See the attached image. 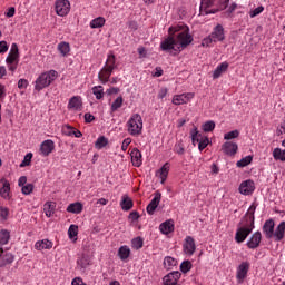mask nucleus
<instances>
[{
	"instance_id": "f257e3e1",
	"label": "nucleus",
	"mask_w": 285,
	"mask_h": 285,
	"mask_svg": "<svg viewBox=\"0 0 285 285\" xmlns=\"http://www.w3.org/2000/svg\"><path fill=\"white\" fill-rule=\"evenodd\" d=\"M168 32L169 37L160 42V48L164 51L181 52V50L193 43V35H190L188 26L177 24L170 27Z\"/></svg>"
},
{
	"instance_id": "f03ea898",
	"label": "nucleus",
	"mask_w": 285,
	"mask_h": 285,
	"mask_svg": "<svg viewBox=\"0 0 285 285\" xmlns=\"http://www.w3.org/2000/svg\"><path fill=\"white\" fill-rule=\"evenodd\" d=\"M255 210H257V207L255 205H250L246 214L249 219V224L244 225L237 229L235 236L237 244L246 242V237H248V235L255 230Z\"/></svg>"
},
{
	"instance_id": "7ed1b4c3",
	"label": "nucleus",
	"mask_w": 285,
	"mask_h": 285,
	"mask_svg": "<svg viewBox=\"0 0 285 285\" xmlns=\"http://www.w3.org/2000/svg\"><path fill=\"white\" fill-rule=\"evenodd\" d=\"M128 135L139 137L144 132V118L139 114H132L126 124Z\"/></svg>"
},
{
	"instance_id": "20e7f679",
	"label": "nucleus",
	"mask_w": 285,
	"mask_h": 285,
	"mask_svg": "<svg viewBox=\"0 0 285 285\" xmlns=\"http://www.w3.org/2000/svg\"><path fill=\"white\" fill-rule=\"evenodd\" d=\"M57 77H59V73L56 70L41 73L35 81V90L41 92L43 88H48L52 81H56Z\"/></svg>"
},
{
	"instance_id": "39448f33",
	"label": "nucleus",
	"mask_w": 285,
	"mask_h": 285,
	"mask_svg": "<svg viewBox=\"0 0 285 285\" xmlns=\"http://www.w3.org/2000/svg\"><path fill=\"white\" fill-rule=\"evenodd\" d=\"M116 60L114 55H109L107 57L106 65L98 73V79L101 81V83H108L110 81V76L112 75V70H115Z\"/></svg>"
},
{
	"instance_id": "423d86ee",
	"label": "nucleus",
	"mask_w": 285,
	"mask_h": 285,
	"mask_svg": "<svg viewBox=\"0 0 285 285\" xmlns=\"http://www.w3.org/2000/svg\"><path fill=\"white\" fill-rule=\"evenodd\" d=\"M195 250H197L195 238H193V236H186L183 242V253L187 255V257H193L195 255Z\"/></svg>"
},
{
	"instance_id": "0eeeda50",
	"label": "nucleus",
	"mask_w": 285,
	"mask_h": 285,
	"mask_svg": "<svg viewBox=\"0 0 285 285\" xmlns=\"http://www.w3.org/2000/svg\"><path fill=\"white\" fill-rule=\"evenodd\" d=\"M193 99H195V92H185L180 95H175L171 102L174 104V106H184L186 104H190Z\"/></svg>"
},
{
	"instance_id": "6e6552de",
	"label": "nucleus",
	"mask_w": 285,
	"mask_h": 285,
	"mask_svg": "<svg viewBox=\"0 0 285 285\" xmlns=\"http://www.w3.org/2000/svg\"><path fill=\"white\" fill-rule=\"evenodd\" d=\"M55 10L58 17H68L70 13V1L57 0L55 3Z\"/></svg>"
},
{
	"instance_id": "1a4fd4ad",
	"label": "nucleus",
	"mask_w": 285,
	"mask_h": 285,
	"mask_svg": "<svg viewBox=\"0 0 285 285\" xmlns=\"http://www.w3.org/2000/svg\"><path fill=\"white\" fill-rule=\"evenodd\" d=\"M240 195H253L255 193V181L252 179H247L245 181H242L238 188Z\"/></svg>"
},
{
	"instance_id": "9d476101",
	"label": "nucleus",
	"mask_w": 285,
	"mask_h": 285,
	"mask_svg": "<svg viewBox=\"0 0 285 285\" xmlns=\"http://www.w3.org/2000/svg\"><path fill=\"white\" fill-rule=\"evenodd\" d=\"M249 268H250V263H248V262H243L237 267L236 279L239 282V284H242V282H244V279H246Z\"/></svg>"
},
{
	"instance_id": "9b49d317",
	"label": "nucleus",
	"mask_w": 285,
	"mask_h": 285,
	"mask_svg": "<svg viewBox=\"0 0 285 285\" xmlns=\"http://www.w3.org/2000/svg\"><path fill=\"white\" fill-rule=\"evenodd\" d=\"M222 150L224 155H228V157H235L237 155V150H239V146L236 142L226 141L222 146Z\"/></svg>"
},
{
	"instance_id": "f8f14e48",
	"label": "nucleus",
	"mask_w": 285,
	"mask_h": 285,
	"mask_svg": "<svg viewBox=\"0 0 285 285\" xmlns=\"http://www.w3.org/2000/svg\"><path fill=\"white\" fill-rule=\"evenodd\" d=\"M6 63H19V47L17 43L11 45V49L6 58Z\"/></svg>"
},
{
	"instance_id": "ddd939ff",
	"label": "nucleus",
	"mask_w": 285,
	"mask_h": 285,
	"mask_svg": "<svg viewBox=\"0 0 285 285\" xmlns=\"http://www.w3.org/2000/svg\"><path fill=\"white\" fill-rule=\"evenodd\" d=\"M52 150H55V141L47 139L40 145V155L42 157H48Z\"/></svg>"
},
{
	"instance_id": "4468645a",
	"label": "nucleus",
	"mask_w": 285,
	"mask_h": 285,
	"mask_svg": "<svg viewBox=\"0 0 285 285\" xmlns=\"http://www.w3.org/2000/svg\"><path fill=\"white\" fill-rule=\"evenodd\" d=\"M209 36H212L214 43L224 41V39H226V36L224 35V27L222 24H217Z\"/></svg>"
},
{
	"instance_id": "2eb2a0df",
	"label": "nucleus",
	"mask_w": 285,
	"mask_h": 285,
	"mask_svg": "<svg viewBox=\"0 0 285 285\" xmlns=\"http://www.w3.org/2000/svg\"><path fill=\"white\" fill-rule=\"evenodd\" d=\"M0 183L2 184V187L0 188V197H2V199H6L7 202H10V199L12 198V196L10 195V181H8V179L6 178H2Z\"/></svg>"
},
{
	"instance_id": "dca6fc26",
	"label": "nucleus",
	"mask_w": 285,
	"mask_h": 285,
	"mask_svg": "<svg viewBox=\"0 0 285 285\" xmlns=\"http://www.w3.org/2000/svg\"><path fill=\"white\" fill-rule=\"evenodd\" d=\"M216 0H202L200 2V12L205 14H215L217 12L216 9H213Z\"/></svg>"
},
{
	"instance_id": "f3484780",
	"label": "nucleus",
	"mask_w": 285,
	"mask_h": 285,
	"mask_svg": "<svg viewBox=\"0 0 285 285\" xmlns=\"http://www.w3.org/2000/svg\"><path fill=\"white\" fill-rule=\"evenodd\" d=\"M259 244H262V233L256 232L247 240V247L255 250V248H259Z\"/></svg>"
},
{
	"instance_id": "a211bd4d",
	"label": "nucleus",
	"mask_w": 285,
	"mask_h": 285,
	"mask_svg": "<svg viewBox=\"0 0 285 285\" xmlns=\"http://www.w3.org/2000/svg\"><path fill=\"white\" fill-rule=\"evenodd\" d=\"M83 106V102L81 100V96H73L69 99L68 102V109L75 110L76 112H79Z\"/></svg>"
},
{
	"instance_id": "6ab92c4d",
	"label": "nucleus",
	"mask_w": 285,
	"mask_h": 285,
	"mask_svg": "<svg viewBox=\"0 0 285 285\" xmlns=\"http://www.w3.org/2000/svg\"><path fill=\"white\" fill-rule=\"evenodd\" d=\"M263 233L266 237V239H272L274 233H275V220L268 219L265 222L263 226Z\"/></svg>"
},
{
	"instance_id": "aec40b11",
	"label": "nucleus",
	"mask_w": 285,
	"mask_h": 285,
	"mask_svg": "<svg viewBox=\"0 0 285 285\" xmlns=\"http://www.w3.org/2000/svg\"><path fill=\"white\" fill-rule=\"evenodd\" d=\"M180 277H181V273L171 272L163 278V282L165 285H177V282H179Z\"/></svg>"
},
{
	"instance_id": "412c9836",
	"label": "nucleus",
	"mask_w": 285,
	"mask_h": 285,
	"mask_svg": "<svg viewBox=\"0 0 285 285\" xmlns=\"http://www.w3.org/2000/svg\"><path fill=\"white\" fill-rule=\"evenodd\" d=\"M159 202H161V194L156 193L154 198L150 200V203L147 206L148 215H153L155 210H157V206H159Z\"/></svg>"
},
{
	"instance_id": "4be33fe9",
	"label": "nucleus",
	"mask_w": 285,
	"mask_h": 285,
	"mask_svg": "<svg viewBox=\"0 0 285 285\" xmlns=\"http://www.w3.org/2000/svg\"><path fill=\"white\" fill-rule=\"evenodd\" d=\"M159 230L163 235H170L175 230V222L173 219L166 220L160 224Z\"/></svg>"
},
{
	"instance_id": "5701e85b",
	"label": "nucleus",
	"mask_w": 285,
	"mask_h": 285,
	"mask_svg": "<svg viewBox=\"0 0 285 285\" xmlns=\"http://www.w3.org/2000/svg\"><path fill=\"white\" fill-rule=\"evenodd\" d=\"M130 158L132 166H135L136 168H139V166H141V164L144 163V160L141 159V151H139V149L137 148H134L131 150Z\"/></svg>"
},
{
	"instance_id": "b1692460",
	"label": "nucleus",
	"mask_w": 285,
	"mask_h": 285,
	"mask_svg": "<svg viewBox=\"0 0 285 285\" xmlns=\"http://www.w3.org/2000/svg\"><path fill=\"white\" fill-rule=\"evenodd\" d=\"M168 173H170V165L166 163L157 173L156 177L160 178V184H166V179H168Z\"/></svg>"
},
{
	"instance_id": "393cba45",
	"label": "nucleus",
	"mask_w": 285,
	"mask_h": 285,
	"mask_svg": "<svg viewBox=\"0 0 285 285\" xmlns=\"http://www.w3.org/2000/svg\"><path fill=\"white\" fill-rule=\"evenodd\" d=\"M52 246H53V243L52 240H49V239L37 240L35 243L36 250H50Z\"/></svg>"
},
{
	"instance_id": "a878e982",
	"label": "nucleus",
	"mask_w": 285,
	"mask_h": 285,
	"mask_svg": "<svg viewBox=\"0 0 285 285\" xmlns=\"http://www.w3.org/2000/svg\"><path fill=\"white\" fill-rule=\"evenodd\" d=\"M228 66L229 65L227 61H224L220 65H218L213 72V79H219V77H222V75H224L226 70H228Z\"/></svg>"
},
{
	"instance_id": "bb28decb",
	"label": "nucleus",
	"mask_w": 285,
	"mask_h": 285,
	"mask_svg": "<svg viewBox=\"0 0 285 285\" xmlns=\"http://www.w3.org/2000/svg\"><path fill=\"white\" fill-rule=\"evenodd\" d=\"M284 235H285V222L283 220L276 227L273 234V237H275L276 242H282V239H284Z\"/></svg>"
},
{
	"instance_id": "cd10ccee",
	"label": "nucleus",
	"mask_w": 285,
	"mask_h": 285,
	"mask_svg": "<svg viewBox=\"0 0 285 285\" xmlns=\"http://www.w3.org/2000/svg\"><path fill=\"white\" fill-rule=\"evenodd\" d=\"M57 208V203L55 202H47L43 205V210L46 217H52L55 215V209Z\"/></svg>"
},
{
	"instance_id": "c85d7f7f",
	"label": "nucleus",
	"mask_w": 285,
	"mask_h": 285,
	"mask_svg": "<svg viewBox=\"0 0 285 285\" xmlns=\"http://www.w3.org/2000/svg\"><path fill=\"white\" fill-rule=\"evenodd\" d=\"M57 50L60 52L61 57H68V55H70V43L61 41L58 43Z\"/></svg>"
},
{
	"instance_id": "c756f323",
	"label": "nucleus",
	"mask_w": 285,
	"mask_h": 285,
	"mask_svg": "<svg viewBox=\"0 0 285 285\" xmlns=\"http://www.w3.org/2000/svg\"><path fill=\"white\" fill-rule=\"evenodd\" d=\"M118 257L122 262H126V259H128V257H130V247H128V245L120 246L118 249Z\"/></svg>"
},
{
	"instance_id": "7c9ffc66",
	"label": "nucleus",
	"mask_w": 285,
	"mask_h": 285,
	"mask_svg": "<svg viewBox=\"0 0 285 285\" xmlns=\"http://www.w3.org/2000/svg\"><path fill=\"white\" fill-rule=\"evenodd\" d=\"M14 262V255L11 253L1 254L0 256V267L8 266V264H12Z\"/></svg>"
},
{
	"instance_id": "2f4dec72",
	"label": "nucleus",
	"mask_w": 285,
	"mask_h": 285,
	"mask_svg": "<svg viewBox=\"0 0 285 285\" xmlns=\"http://www.w3.org/2000/svg\"><path fill=\"white\" fill-rule=\"evenodd\" d=\"M83 210V205L81 203H71L67 207V213H72L73 215H79Z\"/></svg>"
},
{
	"instance_id": "473e14b6",
	"label": "nucleus",
	"mask_w": 285,
	"mask_h": 285,
	"mask_svg": "<svg viewBox=\"0 0 285 285\" xmlns=\"http://www.w3.org/2000/svg\"><path fill=\"white\" fill-rule=\"evenodd\" d=\"M204 136L199 132V130L197 129V127H194L190 130V138H191V144L193 146H197V144H199V140L203 138Z\"/></svg>"
},
{
	"instance_id": "72a5a7b5",
	"label": "nucleus",
	"mask_w": 285,
	"mask_h": 285,
	"mask_svg": "<svg viewBox=\"0 0 285 285\" xmlns=\"http://www.w3.org/2000/svg\"><path fill=\"white\" fill-rule=\"evenodd\" d=\"M164 268L167 271H173L175 266H177V259L173 258L171 256H166L164 258Z\"/></svg>"
},
{
	"instance_id": "f704fd0d",
	"label": "nucleus",
	"mask_w": 285,
	"mask_h": 285,
	"mask_svg": "<svg viewBox=\"0 0 285 285\" xmlns=\"http://www.w3.org/2000/svg\"><path fill=\"white\" fill-rule=\"evenodd\" d=\"M89 26L91 29L104 28V26H106V18L98 17V18L91 20Z\"/></svg>"
},
{
	"instance_id": "c9c22d12",
	"label": "nucleus",
	"mask_w": 285,
	"mask_h": 285,
	"mask_svg": "<svg viewBox=\"0 0 285 285\" xmlns=\"http://www.w3.org/2000/svg\"><path fill=\"white\" fill-rule=\"evenodd\" d=\"M273 157L275 161H285V149L275 148L273 150Z\"/></svg>"
},
{
	"instance_id": "e433bc0d",
	"label": "nucleus",
	"mask_w": 285,
	"mask_h": 285,
	"mask_svg": "<svg viewBox=\"0 0 285 285\" xmlns=\"http://www.w3.org/2000/svg\"><path fill=\"white\" fill-rule=\"evenodd\" d=\"M77 235H79V226L70 225L68 229L69 239H73V242H77Z\"/></svg>"
},
{
	"instance_id": "4c0bfd02",
	"label": "nucleus",
	"mask_w": 285,
	"mask_h": 285,
	"mask_svg": "<svg viewBox=\"0 0 285 285\" xmlns=\"http://www.w3.org/2000/svg\"><path fill=\"white\" fill-rule=\"evenodd\" d=\"M107 144L108 138H106V136H100L97 138L95 142V148H97V150H101L102 148H106Z\"/></svg>"
},
{
	"instance_id": "58836bf2",
	"label": "nucleus",
	"mask_w": 285,
	"mask_h": 285,
	"mask_svg": "<svg viewBox=\"0 0 285 285\" xmlns=\"http://www.w3.org/2000/svg\"><path fill=\"white\" fill-rule=\"evenodd\" d=\"M249 164H253V156L242 158L236 163V166L237 168H246V166H249Z\"/></svg>"
},
{
	"instance_id": "ea45409f",
	"label": "nucleus",
	"mask_w": 285,
	"mask_h": 285,
	"mask_svg": "<svg viewBox=\"0 0 285 285\" xmlns=\"http://www.w3.org/2000/svg\"><path fill=\"white\" fill-rule=\"evenodd\" d=\"M120 206L124 210H130L132 208V199L128 196H122V200L120 202Z\"/></svg>"
},
{
	"instance_id": "a19ab883",
	"label": "nucleus",
	"mask_w": 285,
	"mask_h": 285,
	"mask_svg": "<svg viewBox=\"0 0 285 285\" xmlns=\"http://www.w3.org/2000/svg\"><path fill=\"white\" fill-rule=\"evenodd\" d=\"M10 242V232L7 229H1L0 230V245L6 246Z\"/></svg>"
},
{
	"instance_id": "79ce46f5",
	"label": "nucleus",
	"mask_w": 285,
	"mask_h": 285,
	"mask_svg": "<svg viewBox=\"0 0 285 285\" xmlns=\"http://www.w3.org/2000/svg\"><path fill=\"white\" fill-rule=\"evenodd\" d=\"M131 248H134L135 250L144 248V239H141V237L134 238L131 240Z\"/></svg>"
},
{
	"instance_id": "37998d69",
	"label": "nucleus",
	"mask_w": 285,
	"mask_h": 285,
	"mask_svg": "<svg viewBox=\"0 0 285 285\" xmlns=\"http://www.w3.org/2000/svg\"><path fill=\"white\" fill-rule=\"evenodd\" d=\"M204 132H213L215 130V121L209 120L202 126Z\"/></svg>"
},
{
	"instance_id": "c03bdc74",
	"label": "nucleus",
	"mask_w": 285,
	"mask_h": 285,
	"mask_svg": "<svg viewBox=\"0 0 285 285\" xmlns=\"http://www.w3.org/2000/svg\"><path fill=\"white\" fill-rule=\"evenodd\" d=\"M124 106V98L118 97L112 104H111V112H116V110H119Z\"/></svg>"
},
{
	"instance_id": "a18cd8bd",
	"label": "nucleus",
	"mask_w": 285,
	"mask_h": 285,
	"mask_svg": "<svg viewBox=\"0 0 285 285\" xmlns=\"http://www.w3.org/2000/svg\"><path fill=\"white\" fill-rule=\"evenodd\" d=\"M10 215V209L8 207L0 206V219L2 222H8Z\"/></svg>"
},
{
	"instance_id": "49530a36",
	"label": "nucleus",
	"mask_w": 285,
	"mask_h": 285,
	"mask_svg": "<svg viewBox=\"0 0 285 285\" xmlns=\"http://www.w3.org/2000/svg\"><path fill=\"white\" fill-rule=\"evenodd\" d=\"M92 92H94L96 99H104V87L102 86L94 87Z\"/></svg>"
},
{
	"instance_id": "de8ad7c7",
	"label": "nucleus",
	"mask_w": 285,
	"mask_h": 285,
	"mask_svg": "<svg viewBox=\"0 0 285 285\" xmlns=\"http://www.w3.org/2000/svg\"><path fill=\"white\" fill-rule=\"evenodd\" d=\"M239 137V130L235 129L224 135V139L226 141H230V139H237Z\"/></svg>"
},
{
	"instance_id": "09e8293b",
	"label": "nucleus",
	"mask_w": 285,
	"mask_h": 285,
	"mask_svg": "<svg viewBox=\"0 0 285 285\" xmlns=\"http://www.w3.org/2000/svg\"><path fill=\"white\" fill-rule=\"evenodd\" d=\"M210 144V140L208 139V137L204 136L199 142H198V150H205V148L208 147V145Z\"/></svg>"
},
{
	"instance_id": "8fccbe9b",
	"label": "nucleus",
	"mask_w": 285,
	"mask_h": 285,
	"mask_svg": "<svg viewBox=\"0 0 285 285\" xmlns=\"http://www.w3.org/2000/svg\"><path fill=\"white\" fill-rule=\"evenodd\" d=\"M32 190H35V185L27 184L21 187L22 195H31Z\"/></svg>"
},
{
	"instance_id": "3c124183",
	"label": "nucleus",
	"mask_w": 285,
	"mask_h": 285,
	"mask_svg": "<svg viewBox=\"0 0 285 285\" xmlns=\"http://www.w3.org/2000/svg\"><path fill=\"white\" fill-rule=\"evenodd\" d=\"M190 268H193V263H190V261H184L180 264L181 273H188L190 271Z\"/></svg>"
},
{
	"instance_id": "603ef678",
	"label": "nucleus",
	"mask_w": 285,
	"mask_h": 285,
	"mask_svg": "<svg viewBox=\"0 0 285 285\" xmlns=\"http://www.w3.org/2000/svg\"><path fill=\"white\" fill-rule=\"evenodd\" d=\"M215 43V40H213L212 36L209 35L208 37L204 38L202 41V47L203 48H210Z\"/></svg>"
},
{
	"instance_id": "864d4df0",
	"label": "nucleus",
	"mask_w": 285,
	"mask_h": 285,
	"mask_svg": "<svg viewBox=\"0 0 285 285\" xmlns=\"http://www.w3.org/2000/svg\"><path fill=\"white\" fill-rule=\"evenodd\" d=\"M30 161H32V153H29L24 156L22 163L20 164V168H26V166H30Z\"/></svg>"
},
{
	"instance_id": "5fc2aeb1",
	"label": "nucleus",
	"mask_w": 285,
	"mask_h": 285,
	"mask_svg": "<svg viewBox=\"0 0 285 285\" xmlns=\"http://www.w3.org/2000/svg\"><path fill=\"white\" fill-rule=\"evenodd\" d=\"M262 12H264V7L259 6L256 9L249 11V17L250 19H255V17H258V14H262Z\"/></svg>"
},
{
	"instance_id": "6e6d98bb",
	"label": "nucleus",
	"mask_w": 285,
	"mask_h": 285,
	"mask_svg": "<svg viewBox=\"0 0 285 285\" xmlns=\"http://www.w3.org/2000/svg\"><path fill=\"white\" fill-rule=\"evenodd\" d=\"M130 144H132V139L131 138L124 139L122 145H121V150L124 153H126L128 150V147L130 146Z\"/></svg>"
},
{
	"instance_id": "4d7b16f0",
	"label": "nucleus",
	"mask_w": 285,
	"mask_h": 285,
	"mask_svg": "<svg viewBox=\"0 0 285 285\" xmlns=\"http://www.w3.org/2000/svg\"><path fill=\"white\" fill-rule=\"evenodd\" d=\"M139 59H146L148 57V51L144 47H138Z\"/></svg>"
},
{
	"instance_id": "13d9d810",
	"label": "nucleus",
	"mask_w": 285,
	"mask_h": 285,
	"mask_svg": "<svg viewBox=\"0 0 285 285\" xmlns=\"http://www.w3.org/2000/svg\"><path fill=\"white\" fill-rule=\"evenodd\" d=\"M73 132H75V128L71 126H66L63 128V135H66L67 137H72Z\"/></svg>"
},
{
	"instance_id": "bf43d9fd",
	"label": "nucleus",
	"mask_w": 285,
	"mask_h": 285,
	"mask_svg": "<svg viewBox=\"0 0 285 285\" xmlns=\"http://www.w3.org/2000/svg\"><path fill=\"white\" fill-rule=\"evenodd\" d=\"M18 88H19V90H26V88H28V80L21 78L18 81Z\"/></svg>"
},
{
	"instance_id": "052dcab7",
	"label": "nucleus",
	"mask_w": 285,
	"mask_h": 285,
	"mask_svg": "<svg viewBox=\"0 0 285 285\" xmlns=\"http://www.w3.org/2000/svg\"><path fill=\"white\" fill-rule=\"evenodd\" d=\"M174 150L178 155H184V145L181 142H177L174 147Z\"/></svg>"
},
{
	"instance_id": "680f3d73",
	"label": "nucleus",
	"mask_w": 285,
	"mask_h": 285,
	"mask_svg": "<svg viewBox=\"0 0 285 285\" xmlns=\"http://www.w3.org/2000/svg\"><path fill=\"white\" fill-rule=\"evenodd\" d=\"M8 48V42L6 40L0 41V55H6Z\"/></svg>"
},
{
	"instance_id": "e2e57ef3",
	"label": "nucleus",
	"mask_w": 285,
	"mask_h": 285,
	"mask_svg": "<svg viewBox=\"0 0 285 285\" xmlns=\"http://www.w3.org/2000/svg\"><path fill=\"white\" fill-rule=\"evenodd\" d=\"M17 12V9H14V7H11L7 10V12L4 13L6 17H8V19H12V17H14Z\"/></svg>"
},
{
	"instance_id": "0e129e2a",
	"label": "nucleus",
	"mask_w": 285,
	"mask_h": 285,
	"mask_svg": "<svg viewBox=\"0 0 285 285\" xmlns=\"http://www.w3.org/2000/svg\"><path fill=\"white\" fill-rule=\"evenodd\" d=\"M28 184V178L26 176H21L19 179H18V186L20 188H22L23 186H26Z\"/></svg>"
},
{
	"instance_id": "69168bd1",
	"label": "nucleus",
	"mask_w": 285,
	"mask_h": 285,
	"mask_svg": "<svg viewBox=\"0 0 285 285\" xmlns=\"http://www.w3.org/2000/svg\"><path fill=\"white\" fill-rule=\"evenodd\" d=\"M168 95V88H161L158 92V99H164Z\"/></svg>"
},
{
	"instance_id": "338daca9",
	"label": "nucleus",
	"mask_w": 285,
	"mask_h": 285,
	"mask_svg": "<svg viewBox=\"0 0 285 285\" xmlns=\"http://www.w3.org/2000/svg\"><path fill=\"white\" fill-rule=\"evenodd\" d=\"M71 285H87L83 283V279L81 277H76L72 279Z\"/></svg>"
},
{
	"instance_id": "774afa93",
	"label": "nucleus",
	"mask_w": 285,
	"mask_h": 285,
	"mask_svg": "<svg viewBox=\"0 0 285 285\" xmlns=\"http://www.w3.org/2000/svg\"><path fill=\"white\" fill-rule=\"evenodd\" d=\"M161 75H164L161 67H156L155 71L153 72V77H161Z\"/></svg>"
}]
</instances>
